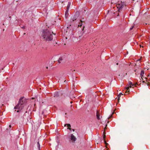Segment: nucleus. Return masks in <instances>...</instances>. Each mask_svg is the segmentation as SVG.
Instances as JSON below:
<instances>
[{
	"instance_id": "obj_1",
	"label": "nucleus",
	"mask_w": 150,
	"mask_h": 150,
	"mask_svg": "<svg viewBox=\"0 0 150 150\" xmlns=\"http://www.w3.org/2000/svg\"><path fill=\"white\" fill-rule=\"evenodd\" d=\"M54 34L52 30L48 29L42 30L41 35V37L44 41H50L52 40Z\"/></svg>"
},
{
	"instance_id": "obj_2",
	"label": "nucleus",
	"mask_w": 150,
	"mask_h": 150,
	"mask_svg": "<svg viewBox=\"0 0 150 150\" xmlns=\"http://www.w3.org/2000/svg\"><path fill=\"white\" fill-rule=\"evenodd\" d=\"M118 2V4L117 5V7L118 9V12H120L122 11V9L126 6V4L125 2L122 1H119Z\"/></svg>"
},
{
	"instance_id": "obj_3",
	"label": "nucleus",
	"mask_w": 150,
	"mask_h": 150,
	"mask_svg": "<svg viewBox=\"0 0 150 150\" xmlns=\"http://www.w3.org/2000/svg\"><path fill=\"white\" fill-rule=\"evenodd\" d=\"M135 84H133L132 83V82L129 81V82L128 84H127L126 86V91L125 92V93H128L129 92V89L130 88L132 87V86L135 85Z\"/></svg>"
},
{
	"instance_id": "obj_4",
	"label": "nucleus",
	"mask_w": 150,
	"mask_h": 150,
	"mask_svg": "<svg viewBox=\"0 0 150 150\" xmlns=\"http://www.w3.org/2000/svg\"><path fill=\"white\" fill-rule=\"evenodd\" d=\"M79 12H76L75 14L72 16L71 18V22H73L74 21L76 20L79 17Z\"/></svg>"
},
{
	"instance_id": "obj_5",
	"label": "nucleus",
	"mask_w": 150,
	"mask_h": 150,
	"mask_svg": "<svg viewBox=\"0 0 150 150\" xmlns=\"http://www.w3.org/2000/svg\"><path fill=\"white\" fill-rule=\"evenodd\" d=\"M26 102V100L24 98V97H22L20 98L18 103L20 104V105H23Z\"/></svg>"
},
{
	"instance_id": "obj_6",
	"label": "nucleus",
	"mask_w": 150,
	"mask_h": 150,
	"mask_svg": "<svg viewBox=\"0 0 150 150\" xmlns=\"http://www.w3.org/2000/svg\"><path fill=\"white\" fill-rule=\"evenodd\" d=\"M23 107V105H20V103H18L17 105L15 107V109H18V110L17 111V112H18L20 110H21Z\"/></svg>"
},
{
	"instance_id": "obj_7",
	"label": "nucleus",
	"mask_w": 150,
	"mask_h": 150,
	"mask_svg": "<svg viewBox=\"0 0 150 150\" xmlns=\"http://www.w3.org/2000/svg\"><path fill=\"white\" fill-rule=\"evenodd\" d=\"M70 137V139L73 142H74L76 141V138L72 134H71Z\"/></svg>"
},
{
	"instance_id": "obj_8",
	"label": "nucleus",
	"mask_w": 150,
	"mask_h": 150,
	"mask_svg": "<svg viewBox=\"0 0 150 150\" xmlns=\"http://www.w3.org/2000/svg\"><path fill=\"white\" fill-rule=\"evenodd\" d=\"M122 11H121L120 12H119L118 11H116L114 13L115 14L117 15V16H120L122 15Z\"/></svg>"
},
{
	"instance_id": "obj_9",
	"label": "nucleus",
	"mask_w": 150,
	"mask_h": 150,
	"mask_svg": "<svg viewBox=\"0 0 150 150\" xmlns=\"http://www.w3.org/2000/svg\"><path fill=\"white\" fill-rule=\"evenodd\" d=\"M100 114L99 111H97L96 112V117L97 118L98 120H100Z\"/></svg>"
},
{
	"instance_id": "obj_10",
	"label": "nucleus",
	"mask_w": 150,
	"mask_h": 150,
	"mask_svg": "<svg viewBox=\"0 0 150 150\" xmlns=\"http://www.w3.org/2000/svg\"><path fill=\"white\" fill-rule=\"evenodd\" d=\"M144 73V70H142L140 73V76L141 77V78L143 79L142 77L143 76V75Z\"/></svg>"
},
{
	"instance_id": "obj_11",
	"label": "nucleus",
	"mask_w": 150,
	"mask_h": 150,
	"mask_svg": "<svg viewBox=\"0 0 150 150\" xmlns=\"http://www.w3.org/2000/svg\"><path fill=\"white\" fill-rule=\"evenodd\" d=\"M68 10L67 9V11H66L65 13V16L66 17V18H67L68 17V16L69 15V13H68Z\"/></svg>"
},
{
	"instance_id": "obj_12",
	"label": "nucleus",
	"mask_w": 150,
	"mask_h": 150,
	"mask_svg": "<svg viewBox=\"0 0 150 150\" xmlns=\"http://www.w3.org/2000/svg\"><path fill=\"white\" fill-rule=\"evenodd\" d=\"M62 57H60L58 60L59 63H61V62L62 60Z\"/></svg>"
},
{
	"instance_id": "obj_13",
	"label": "nucleus",
	"mask_w": 150,
	"mask_h": 150,
	"mask_svg": "<svg viewBox=\"0 0 150 150\" xmlns=\"http://www.w3.org/2000/svg\"><path fill=\"white\" fill-rule=\"evenodd\" d=\"M71 5V3L70 2H68V4L67 6V9L69 10Z\"/></svg>"
},
{
	"instance_id": "obj_14",
	"label": "nucleus",
	"mask_w": 150,
	"mask_h": 150,
	"mask_svg": "<svg viewBox=\"0 0 150 150\" xmlns=\"http://www.w3.org/2000/svg\"><path fill=\"white\" fill-rule=\"evenodd\" d=\"M54 97H58V95L57 93H55L54 94Z\"/></svg>"
},
{
	"instance_id": "obj_15",
	"label": "nucleus",
	"mask_w": 150,
	"mask_h": 150,
	"mask_svg": "<svg viewBox=\"0 0 150 150\" xmlns=\"http://www.w3.org/2000/svg\"><path fill=\"white\" fill-rule=\"evenodd\" d=\"M80 21L81 22H84V19L83 18L82 19L80 20Z\"/></svg>"
},
{
	"instance_id": "obj_16",
	"label": "nucleus",
	"mask_w": 150,
	"mask_h": 150,
	"mask_svg": "<svg viewBox=\"0 0 150 150\" xmlns=\"http://www.w3.org/2000/svg\"><path fill=\"white\" fill-rule=\"evenodd\" d=\"M82 22H80L79 23V25H78V26H82Z\"/></svg>"
},
{
	"instance_id": "obj_17",
	"label": "nucleus",
	"mask_w": 150,
	"mask_h": 150,
	"mask_svg": "<svg viewBox=\"0 0 150 150\" xmlns=\"http://www.w3.org/2000/svg\"><path fill=\"white\" fill-rule=\"evenodd\" d=\"M120 96H121L119 94L117 96V97H118L117 100H118V101H119Z\"/></svg>"
},
{
	"instance_id": "obj_18",
	"label": "nucleus",
	"mask_w": 150,
	"mask_h": 150,
	"mask_svg": "<svg viewBox=\"0 0 150 150\" xmlns=\"http://www.w3.org/2000/svg\"><path fill=\"white\" fill-rule=\"evenodd\" d=\"M66 125H67V127H71V126L70 124H65L64 125V126H66Z\"/></svg>"
},
{
	"instance_id": "obj_19",
	"label": "nucleus",
	"mask_w": 150,
	"mask_h": 150,
	"mask_svg": "<svg viewBox=\"0 0 150 150\" xmlns=\"http://www.w3.org/2000/svg\"><path fill=\"white\" fill-rule=\"evenodd\" d=\"M38 147H40V145L39 142H38Z\"/></svg>"
},
{
	"instance_id": "obj_20",
	"label": "nucleus",
	"mask_w": 150,
	"mask_h": 150,
	"mask_svg": "<svg viewBox=\"0 0 150 150\" xmlns=\"http://www.w3.org/2000/svg\"><path fill=\"white\" fill-rule=\"evenodd\" d=\"M105 143L106 145H107L108 144L105 141Z\"/></svg>"
},
{
	"instance_id": "obj_21",
	"label": "nucleus",
	"mask_w": 150,
	"mask_h": 150,
	"mask_svg": "<svg viewBox=\"0 0 150 150\" xmlns=\"http://www.w3.org/2000/svg\"><path fill=\"white\" fill-rule=\"evenodd\" d=\"M133 27H134V26H133V27H131V28H130V30H132L133 29Z\"/></svg>"
},
{
	"instance_id": "obj_22",
	"label": "nucleus",
	"mask_w": 150,
	"mask_h": 150,
	"mask_svg": "<svg viewBox=\"0 0 150 150\" xmlns=\"http://www.w3.org/2000/svg\"><path fill=\"white\" fill-rule=\"evenodd\" d=\"M84 28V26H83V28L82 29V30L83 31Z\"/></svg>"
},
{
	"instance_id": "obj_23",
	"label": "nucleus",
	"mask_w": 150,
	"mask_h": 150,
	"mask_svg": "<svg viewBox=\"0 0 150 150\" xmlns=\"http://www.w3.org/2000/svg\"><path fill=\"white\" fill-rule=\"evenodd\" d=\"M119 94H120V96H121V95H123V94H122V93H120Z\"/></svg>"
},
{
	"instance_id": "obj_24",
	"label": "nucleus",
	"mask_w": 150,
	"mask_h": 150,
	"mask_svg": "<svg viewBox=\"0 0 150 150\" xmlns=\"http://www.w3.org/2000/svg\"><path fill=\"white\" fill-rule=\"evenodd\" d=\"M22 28L23 29H25V26H23V27H22Z\"/></svg>"
},
{
	"instance_id": "obj_25",
	"label": "nucleus",
	"mask_w": 150,
	"mask_h": 150,
	"mask_svg": "<svg viewBox=\"0 0 150 150\" xmlns=\"http://www.w3.org/2000/svg\"><path fill=\"white\" fill-rule=\"evenodd\" d=\"M68 129H69L70 130H71V129L70 127H69V128H68Z\"/></svg>"
},
{
	"instance_id": "obj_26",
	"label": "nucleus",
	"mask_w": 150,
	"mask_h": 150,
	"mask_svg": "<svg viewBox=\"0 0 150 150\" xmlns=\"http://www.w3.org/2000/svg\"><path fill=\"white\" fill-rule=\"evenodd\" d=\"M106 137L105 136V135H104V136H103V138H104V139L105 137Z\"/></svg>"
},
{
	"instance_id": "obj_27",
	"label": "nucleus",
	"mask_w": 150,
	"mask_h": 150,
	"mask_svg": "<svg viewBox=\"0 0 150 150\" xmlns=\"http://www.w3.org/2000/svg\"><path fill=\"white\" fill-rule=\"evenodd\" d=\"M140 47H143V46H142L141 45H140Z\"/></svg>"
},
{
	"instance_id": "obj_28",
	"label": "nucleus",
	"mask_w": 150,
	"mask_h": 150,
	"mask_svg": "<svg viewBox=\"0 0 150 150\" xmlns=\"http://www.w3.org/2000/svg\"><path fill=\"white\" fill-rule=\"evenodd\" d=\"M112 115H111L110 117H109L108 118V119H109L111 117H112Z\"/></svg>"
},
{
	"instance_id": "obj_29",
	"label": "nucleus",
	"mask_w": 150,
	"mask_h": 150,
	"mask_svg": "<svg viewBox=\"0 0 150 150\" xmlns=\"http://www.w3.org/2000/svg\"><path fill=\"white\" fill-rule=\"evenodd\" d=\"M9 127H11V125H10L9 126Z\"/></svg>"
},
{
	"instance_id": "obj_30",
	"label": "nucleus",
	"mask_w": 150,
	"mask_h": 150,
	"mask_svg": "<svg viewBox=\"0 0 150 150\" xmlns=\"http://www.w3.org/2000/svg\"><path fill=\"white\" fill-rule=\"evenodd\" d=\"M72 130L73 131H74V129H73Z\"/></svg>"
},
{
	"instance_id": "obj_31",
	"label": "nucleus",
	"mask_w": 150,
	"mask_h": 150,
	"mask_svg": "<svg viewBox=\"0 0 150 150\" xmlns=\"http://www.w3.org/2000/svg\"><path fill=\"white\" fill-rule=\"evenodd\" d=\"M149 76H150V79H149V80L150 81V75Z\"/></svg>"
},
{
	"instance_id": "obj_32",
	"label": "nucleus",
	"mask_w": 150,
	"mask_h": 150,
	"mask_svg": "<svg viewBox=\"0 0 150 150\" xmlns=\"http://www.w3.org/2000/svg\"><path fill=\"white\" fill-rule=\"evenodd\" d=\"M149 76V74H148V75H147V76L148 77V76Z\"/></svg>"
},
{
	"instance_id": "obj_33",
	"label": "nucleus",
	"mask_w": 150,
	"mask_h": 150,
	"mask_svg": "<svg viewBox=\"0 0 150 150\" xmlns=\"http://www.w3.org/2000/svg\"><path fill=\"white\" fill-rule=\"evenodd\" d=\"M143 83H144V82H145V81H143Z\"/></svg>"
},
{
	"instance_id": "obj_34",
	"label": "nucleus",
	"mask_w": 150,
	"mask_h": 150,
	"mask_svg": "<svg viewBox=\"0 0 150 150\" xmlns=\"http://www.w3.org/2000/svg\"><path fill=\"white\" fill-rule=\"evenodd\" d=\"M145 79H147V78H145Z\"/></svg>"
},
{
	"instance_id": "obj_35",
	"label": "nucleus",
	"mask_w": 150,
	"mask_h": 150,
	"mask_svg": "<svg viewBox=\"0 0 150 150\" xmlns=\"http://www.w3.org/2000/svg\"><path fill=\"white\" fill-rule=\"evenodd\" d=\"M72 103V102L71 101V103Z\"/></svg>"
},
{
	"instance_id": "obj_36",
	"label": "nucleus",
	"mask_w": 150,
	"mask_h": 150,
	"mask_svg": "<svg viewBox=\"0 0 150 150\" xmlns=\"http://www.w3.org/2000/svg\"><path fill=\"white\" fill-rule=\"evenodd\" d=\"M106 129V127H105V129Z\"/></svg>"
},
{
	"instance_id": "obj_37",
	"label": "nucleus",
	"mask_w": 150,
	"mask_h": 150,
	"mask_svg": "<svg viewBox=\"0 0 150 150\" xmlns=\"http://www.w3.org/2000/svg\"><path fill=\"white\" fill-rule=\"evenodd\" d=\"M117 65H118V63H117Z\"/></svg>"
},
{
	"instance_id": "obj_38",
	"label": "nucleus",
	"mask_w": 150,
	"mask_h": 150,
	"mask_svg": "<svg viewBox=\"0 0 150 150\" xmlns=\"http://www.w3.org/2000/svg\"><path fill=\"white\" fill-rule=\"evenodd\" d=\"M109 122V121H108V122H108H108Z\"/></svg>"
},
{
	"instance_id": "obj_39",
	"label": "nucleus",
	"mask_w": 150,
	"mask_h": 150,
	"mask_svg": "<svg viewBox=\"0 0 150 150\" xmlns=\"http://www.w3.org/2000/svg\"><path fill=\"white\" fill-rule=\"evenodd\" d=\"M11 18V16H10L9 17V18Z\"/></svg>"
},
{
	"instance_id": "obj_40",
	"label": "nucleus",
	"mask_w": 150,
	"mask_h": 150,
	"mask_svg": "<svg viewBox=\"0 0 150 150\" xmlns=\"http://www.w3.org/2000/svg\"><path fill=\"white\" fill-rule=\"evenodd\" d=\"M47 69L48 68V67H47Z\"/></svg>"
}]
</instances>
